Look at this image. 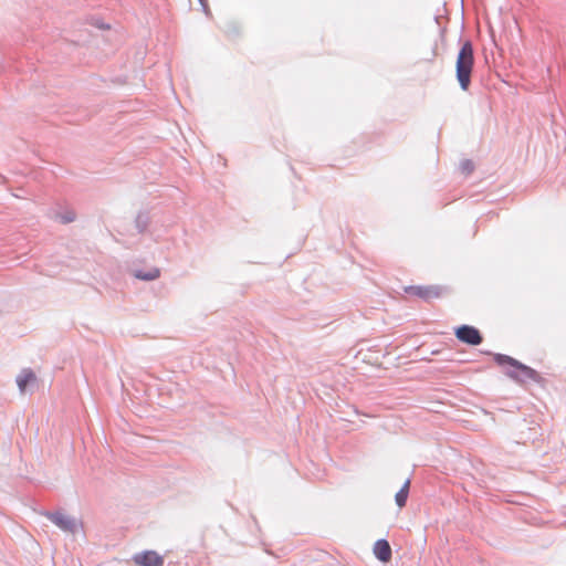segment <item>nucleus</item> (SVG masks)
<instances>
[{
    "label": "nucleus",
    "mask_w": 566,
    "mask_h": 566,
    "mask_svg": "<svg viewBox=\"0 0 566 566\" xmlns=\"http://www.w3.org/2000/svg\"><path fill=\"white\" fill-rule=\"evenodd\" d=\"M409 480L405 482L402 488L396 493L395 500L397 505L401 509L406 505L408 493H409Z\"/></svg>",
    "instance_id": "1a4fd4ad"
},
{
    "label": "nucleus",
    "mask_w": 566,
    "mask_h": 566,
    "mask_svg": "<svg viewBox=\"0 0 566 566\" xmlns=\"http://www.w3.org/2000/svg\"><path fill=\"white\" fill-rule=\"evenodd\" d=\"M200 2V4L202 6V9H203V12L207 14V15H210L211 14V11H210V8H209V4H208V0H198Z\"/></svg>",
    "instance_id": "9b49d317"
},
{
    "label": "nucleus",
    "mask_w": 566,
    "mask_h": 566,
    "mask_svg": "<svg viewBox=\"0 0 566 566\" xmlns=\"http://www.w3.org/2000/svg\"><path fill=\"white\" fill-rule=\"evenodd\" d=\"M74 220H75V214H74L73 212H70V213H67L66 216H64V217L62 218V221H63L64 223L72 222V221H74Z\"/></svg>",
    "instance_id": "f8f14e48"
},
{
    "label": "nucleus",
    "mask_w": 566,
    "mask_h": 566,
    "mask_svg": "<svg viewBox=\"0 0 566 566\" xmlns=\"http://www.w3.org/2000/svg\"><path fill=\"white\" fill-rule=\"evenodd\" d=\"M373 553L381 563H388L392 557V551L387 539L376 541L373 547Z\"/></svg>",
    "instance_id": "423d86ee"
},
{
    "label": "nucleus",
    "mask_w": 566,
    "mask_h": 566,
    "mask_svg": "<svg viewBox=\"0 0 566 566\" xmlns=\"http://www.w3.org/2000/svg\"><path fill=\"white\" fill-rule=\"evenodd\" d=\"M159 275H160V271L158 269H156V268L150 269L147 272H143V271H136L135 272V276L137 279L146 280V281L155 280V279L159 277Z\"/></svg>",
    "instance_id": "9d476101"
},
{
    "label": "nucleus",
    "mask_w": 566,
    "mask_h": 566,
    "mask_svg": "<svg viewBox=\"0 0 566 566\" xmlns=\"http://www.w3.org/2000/svg\"><path fill=\"white\" fill-rule=\"evenodd\" d=\"M51 520L65 532H73L76 526L75 520L62 513L52 514Z\"/></svg>",
    "instance_id": "0eeeda50"
},
{
    "label": "nucleus",
    "mask_w": 566,
    "mask_h": 566,
    "mask_svg": "<svg viewBox=\"0 0 566 566\" xmlns=\"http://www.w3.org/2000/svg\"><path fill=\"white\" fill-rule=\"evenodd\" d=\"M403 291L411 297H417L426 302L437 300L443 296L444 289L440 285H409Z\"/></svg>",
    "instance_id": "7ed1b4c3"
},
{
    "label": "nucleus",
    "mask_w": 566,
    "mask_h": 566,
    "mask_svg": "<svg viewBox=\"0 0 566 566\" xmlns=\"http://www.w3.org/2000/svg\"><path fill=\"white\" fill-rule=\"evenodd\" d=\"M474 66V52L470 41L462 43L455 60V76L462 91L467 92L471 85Z\"/></svg>",
    "instance_id": "f257e3e1"
},
{
    "label": "nucleus",
    "mask_w": 566,
    "mask_h": 566,
    "mask_svg": "<svg viewBox=\"0 0 566 566\" xmlns=\"http://www.w3.org/2000/svg\"><path fill=\"white\" fill-rule=\"evenodd\" d=\"M454 335L461 343L476 346L483 340L480 331L471 325H461L454 329Z\"/></svg>",
    "instance_id": "20e7f679"
},
{
    "label": "nucleus",
    "mask_w": 566,
    "mask_h": 566,
    "mask_svg": "<svg viewBox=\"0 0 566 566\" xmlns=\"http://www.w3.org/2000/svg\"><path fill=\"white\" fill-rule=\"evenodd\" d=\"M35 381V375L31 370H23L17 378V384L21 392H24L27 386Z\"/></svg>",
    "instance_id": "6e6552de"
},
{
    "label": "nucleus",
    "mask_w": 566,
    "mask_h": 566,
    "mask_svg": "<svg viewBox=\"0 0 566 566\" xmlns=\"http://www.w3.org/2000/svg\"><path fill=\"white\" fill-rule=\"evenodd\" d=\"M136 566H164V557L155 551H144L133 556Z\"/></svg>",
    "instance_id": "39448f33"
},
{
    "label": "nucleus",
    "mask_w": 566,
    "mask_h": 566,
    "mask_svg": "<svg viewBox=\"0 0 566 566\" xmlns=\"http://www.w3.org/2000/svg\"><path fill=\"white\" fill-rule=\"evenodd\" d=\"M463 169L469 174V172H471V171H472V169H473V168H472V166H471V164H470V163H465V164L463 165Z\"/></svg>",
    "instance_id": "ddd939ff"
},
{
    "label": "nucleus",
    "mask_w": 566,
    "mask_h": 566,
    "mask_svg": "<svg viewBox=\"0 0 566 566\" xmlns=\"http://www.w3.org/2000/svg\"><path fill=\"white\" fill-rule=\"evenodd\" d=\"M495 361L501 366H510L512 369L507 370L506 375L520 382H525L528 380L537 382L541 380V376L536 370L526 365H523L513 357L497 354L495 356Z\"/></svg>",
    "instance_id": "f03ea898"
}]
</instances>
